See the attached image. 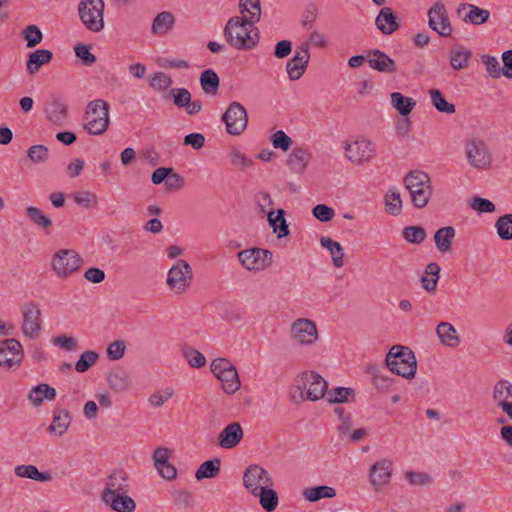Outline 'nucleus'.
Returning a JSON list of instances; mask_svg holds the SVG:
<instances>
[{
	"label": "nucleus",
	"mask_w": 512,
	"mask_h": 512,
	"mask_svg": "<svg viewBox=\"0 0 512 512\" xmlns=\"http://www.w3.org/2000/svg\"><path fill=\"white\" fill-rule=\"evenodd\" d=\"M472 52L464 47H453L450 51V64L454 70H462L468 67Z\"/></svg>",
	"instance_id": "c9c22d12"
},
{
	"label": "nucleus",
	"mask_w": 512,
	"mask_h": 512,
	"mask_svg": "<svg viewBox=\"0 0 512 512\" xmlns=\"http://www.w3.org/2000/svg\"><path fill=\"white\" fill-rule=\"evenodd\" d=\"M221 467V460L214 458L203 462L195 473V477L198 481L205 478H214L219 475Z\"/></svg>",
	"instance_id": "37998d69"
},
{
	"label": "nucleus",
	"mask_w": 512,
	"mask_h": 512,
	"mask_svg": "<svg viewBox=\"0 0 512 512\" xmlns=\"http://www.w3.org/2000/svg\"><path fill=\"white\" fill-rule=\"evenodd\" d=\"M298 389L303 393L306 390V399L317 401L324 397L328 391L327 381L314 371H305L296 378Z\"/></svg>",
	"instance_id": "6e6552de"
},
{
	"label": "nucleus",
	"mask_w": 512,
	"mask_h": 512,
	"mask_svg": "<svg viewBox=\"0 0 512 512\" xmlns=\"http://www.w3.org/2000/svg\"><path fill=\"white\" fill-rule=\"evenodd\" d=\"M386 371L384 366H371L368 372L373 376V383L378 390H387L393 383V379L385 376L383 372Z\"/></svg>",
	"instance_id": "de8ad7c7"
},
{
	"label": "nucleus",
	"mask_w": 512,
	"mask_h": 512,
	"mask_svg": "<svg viewBox=\"0 0 512 512\" xmlns=\"http://www.w3.org/2000/svg\"><path fill=\"white\" fill-rule=\"evenodd\" d=\"M239 10L242 16H246V19L250 23H257L261 18V4L260 0H240Z\"/></svg>",
	"instance_id": "e433bc0d"
},
{
	"label": "nucleus",
	"mask_w": 512,
	"mask_h": 512,
	"mask_svg": "<svg viewBox=\"0 0 512 512\" xmlns=\"http://www.w3.org/2000/svg\"><path fill=\"white\" fill-rule=\"evenodd\" d=\"M53 54L47 49H38L31 52L26 63L27 71L30 75L36 74L42 65L50 63Z\"/></svg>",
	"instance_id": "c756f323"
},
{
	"label": "nucleus",
	"mask_w": 512,
	"mask_h": 512,
	"mask_svg": "<svg viewBox=\"0 0 512 512\" xmlns=\"http://www.w3.org/2000/svg\"><path fill=\"white\" fill-rule=\"evenodd\" d=\"M428 26L441 37H450L453 32L448 11L442 1H436L427 12Z\"/></svg>",
	"instance_id": "f8f14e48"
},
{
	"label": "nucleus",
	"mask_w": 512,
	"mask_h": 512,
	"mask_svg": "<svg viewBox=\"0 0 512 512\" xmlns=\"http://www.w3.org/2000/svg\"><path fill=\"white\" fill-rule=\"evenodd\" d=\"M384 367L396 375L412 379L417 370V361L409 347L394 345L386 355Z\"/></svg>",
	"instance_id": "f03ea898"
},
{
	"label": "nucleus",
	"mask_w": 512,
	"mask_h": 512,
	"mask_svg": "<svg viewBox=\"0 0 512 512\" xmlns=\"http://www.w3.org/2000/svg\"><path fill=\"white\" fill-rule=\"evenodd\" d=\"M255 496L259 497L261 507L267 512L274 511L278 506V494L272 487L258 490Z\"/></svg>",
	"instance_id": "a18cd8bd"
},
{
	"label": "nucleus",
	"mask_w": 512,
	"mask_h": 512,
	"mask_svg": "<svg viewBox=\"0 0 512 512\" xmlns=\"http://www.w3.org/2000/svg\"><path fill=\"white\" fill-rule=\"evenodd\" d=\"M23 348L15 338L5 339L0 346V367L7 370L17 369L23 360Z\"/></svg>",
	"instance_id": "2eb2a0df"
},
{
	"label": "nucleus",
	"mask_w": 512,
	"mask_h": 512,
	"mask_svg": "<svg viewBox=\"0 0 512 512\" xmlns=\"http://www.w3.org/2000/svg\"><path fill=\"white\" fill-rule=\"evenodd\" d=\"M311 158V154L307 149L299 147L293 150L289 155L287 164L290 169L296 174H302Z\"/></svg>",
	"instance_id": "c85d7f7f"
},
{
	"label": "nucleus",
	"mask_w": 512,
	"mask_h": 512,
	"mask_svg": "<svg viewBox=\"0 0 512 512\" xmlns=\"http://www.w3.org/2000/svg\"><path fill=\"white\" fill-rule=\"evenodd\" d=\"M200 84L206 94L215 95L220 85V79L215 71L206 69L200 75Z\"/></svg>",
	"instance_id": "c03bdc74"
},
{
	"label": "nucleus",
	"mask_w": 512,
	"mask_h": 512,
	"mask_svg": "<svg viewBox=\"0 0 512 512\" xmlns=\"http://www.w3.org/2000/svg\"><path fill=\"white\" fill-rule=\"evenodd\" d=\"M74 201L81 207L88 209L97 204V197L94 193L79 191L74 194Z\"/></svg>",
	"instance_id": "e2e57ef3"
},
{
	"label": "nucleus",
	"mask_w": 512,
	"mask_h": 512,
	"mask_svg": "<svg viewBox=\"0 0 512 512\" xmlns=\"http://www.w3.org/2000/svg\"><path fill=\"white\" fill-rule=\"evenodd\" d=\"M291 338L299 345H312L318 340L316 323L307 318L295 320L290 327Z\"/></svg>",
	"instance_id": "dca6fc26"
},
{
	"label": "nucleus",
	"mask_w": 512,
	"mask_h": 512,
	"mask_svg": "<svg viewBox=\"0 0 512 512\" xmlns=\"http://www.w3.org/2000/svg\"><path fill=\"white\" fill-rule=\"evenodd\" d=\"M304 498L309 502H316L323 498H333L336 496V490L330 486L308 487L303 490Z\"/></svg>",
	"instance_id": "a19ab883"
},
{
	"label": "nucleus",
	"mask_w": 512,
	"mask_h": 512,
	"mask_svg": "<svg viewBox=\"0 0 512 512\" xmlns=\"http://www.w3.org/2000/svg\"><path fill=\"white\" fill-rule=\"evenodd\" d=\"M377 28L385 35H390L399 28L397 16L390 7H383L376 17Z\"/></svg>",
	"instance_id": "bb28decb"
},
{
	"label": "nucleus",
	"mask_w": 512,
	"mask_h": 512,
	"mask_svg": "<svg viewBox=\"0 0 512 512\" xmlns=\"http://www.w3.org/2000/svg\"><path fill=\"white\" fill-rule=\"evenodd\" d=\"M45 113L50 122L63 126L68 116L67 104L61 96L53 94L49 98Z\"/></svg>",
	"instance_id": "412c9836"
},
{
	"label": "nucleus",
	"mask_w": 512,
	"mask_h": 512,
	"mask_svg": "<svg viewBox=\"0 0 512 512\" xmlns=\"http://www.w3.org/2000/svg\"><path fill=\"white\" fill-rule=\"evenodd\" d=\"M83 265L82 257L72 249L58 250L52 259V267L60 278H67Z\"/></svg>",
	"instance_id": "1a4fd4ad"
},
{
	"label": "nucleus",
	"mask_w": 512,
	"mask_h": 512,
	"mask_svg": "<svg viewBox=\"0 0 512 512\" xmlns=\"http://www.w3.org/2000/svg\"><path fill=\"white\" fill-rule=\"evenodd\" d=\"M470 206L478 213H492L495 211V205L492 201L478 196L472 199Z\"/></svg>",
	"instance_id": "69168bd1"
},
{
	"label": "nucleus",
	"mask_w": 512,
	"mask_h": 512,
	"mask_svg": "<svg viewBox=\"0 0 512 512\" xmlns=\"http://www.w3.org/2000/svg\"><path fill=\"white\" fill-rule=\"evenodd\" d=\"M492 398L496 406L502 409L504 403H510L508 399H512V384L506 380L498 381L494 385Z\"/></svg>",
	"instance_id": "4c0bfd02"
},
{
	"label": "nucleus",
	"mask_w": 512,
	"mask_h": 512,
	"mask_svg": "<svg viewBox=\"0 0 512 512\" xmlns=\"http://www.w3.org/2000/svg\"><path fill=\"white\" fill-rule=\"evenodd\" d=\"M355 391L348 387H336L327 391V401L330 404H340L349 401V397L354 398Z\"/></svg>",
	"instance_id": "09e8293b"
},
{
	"label": "nucleus",
	"mask_w": 512,
	"mask_h": 512,
	"mask_svg": "<svg viewBox=\"0 0 512 512\" xmlns=\"http://www.w3.org/2000/svg\"><path fill=\"white\" fill-rule=\"evenodd\" d=\"M193 278L192 268L185 260H178L168 272L167 285L177 294L184 293Z\"/></svg>",
	"instance_id": "9b49d317"
},
{
	"label": "nucleus",
	"mask_w": 512,
	"mask_h": 512,
	"mask_svg": "<svg viewBox=\"0 0 512 512\" xmlns=\"http://www.w3.org/2000/svg\"><path fill=\"white\" fill-rule=\"evenodd\" d=\"M129 487L130 484L127 472L122 469H116L107 477L103 492H112L113 494L128 493Z\"/></svg>",
	"instance_id": "393cba45"
},
{
	"label": "nucleus",
	"mask_w": 512,
	"mask_h": 512,
	"mask_svg": "<svg viewBox=\"0 0 512 512\" xmlns=\"http://www.w3.org/2000/svg\"><path fill=\"white\" fill-rule=\"evenodd\" d=\"M456 14L465 23L482 25L490 18V11L474 4L461 3L456 9Z\"/></svg>",
	"instance_id": "6ab92c4d"
},
{
	"label": "nucleus",
	"mask_w": 512,
	"mask_h": 512,
	"mask_svg": "<svg viewBox=\"0 0 512 512\" xmlns=\"http://www.w3.org/2000/svg\"><path fill=\"white\" fill-rule=\"evenodd\" d=\"M495 228L500 239L512 240V214L500 216L495 223Z\"/></svg>",
	"instance_id": "8fccbe9b"
},
{
	"label": "nucleus",
	"mask_w": 512,
	"mask_h": 512,
	"mask_svg": "<svg viewBox=\"0 0 512 512\" xmlns=\"http://www.w3.org/2000/svg\"><path fill=\"white\" fill-rule=\"evenodd\" d=\"M75 55L82 61L86 66H91L96 62V56L90 52V48L84 44H77L74 47Z\"/></svg>",
	"instance_id": "680f3d73"
},
{
	"label": "nucleus",
	"mask_w": 512,
	"mask_h": 512,
	"mask_svg": "<svg viewBox=\"0 0 512 512\" xmlns=\"http://www.w3.org/2000/svg\"><path fill=\"white\" fill-rule=\"evenodd\" d=\"M28 48H34L42 42L43 34L38 26L28 25L22 32Z\"/></svg>",
	"instance_id": "5fc2aeb1"
},
{
	"label": "nucleus",
	"mask_w": 512,
	"mask_h": 512,
	"mask_svg": "<svg viewBox=\"0 0 512 512\" xmlns=\"http://www.w3.org/2000/svg\"><path fill=\"white\" fill-rule=\"evenodd\" d=\"M402 235L407 242L412 244H420L426 239V231L421 226L405 227Z\"/></svg>",
	"instance_id": "864d4df0"
},
{
	"label": "nucleus",
	"mask_w": 512,
	"mask_h": 512,
	"mask_svg": "<svg viewBox=\"0 0 512 512\" xmlns=\"http://www.w3.org/2000/svg\"><path fill=\"white\" fill-rule=\"evenodd\" d=\"M244 435L243 429L238 422L228 424L218 435V445L224 449L236 447Z\"/></svg>",
	"instance_id": "5701e85b"
},
{
	"label": "nucleus",
	"mask_w": 512,
	"mask_h": 512,
	"mask_svg": "<svg viewBox=\"0 0 512 512\" xmlns=\"http://www.w3.org/2000/svg\"><path fill=\"white\" fill-rule=\"evenodd\" d=\"M210 369L213 375L221 382L222 390L226 394H234L240 389L241 382L237 369L228 359H214L211 362Z\"/></svg>",
	"instance_id": "423d86ee"
},
{
	"label": "nucleus",
	"mask_w": 512,
	"mask_h": 512,
	"mask_svg": "<svg viewBox=\"0 0 512 512\" xmlns=\"http://www.w3.org/2000/svg\"><path fill=\"white\" fill-rule=\"evenodd\" d=\"M345 150L348 159L357 164L368 161L375 152L372 142L367 139H360L356 140L353 144H347Z\"/></svg>",
	"instance_id": "aec40b11"
},
{
	"label": "nucleus",
	"mask_w": 512,
	"mask_h": 512,
	"mask_svg": "<svg viewBox=\"0 0 512 512\" xmlns=\"http://www.w3.org/2000/svg\"><path fill=\"white\" fill-rule=\"evenodd\" d=\"M367 60L369 66L383 73H394L396 71L395 61L384 52L373 49L368 52Z\"/></svg>",
	"instance_id": "b1692460"
},
{
	"label": "nucleus",
	"mask_w": 512,
	"mask_h": 512,
	"mask_svg": "<svg viewBox=\"0 0 512 512\" xmlns=\"http://www.w3.org/2000/svg\"><path fill=\"white\" fill-rule=\"evenodd\" d=\"M237 258L248 271H263L273 262V254L268 249L253 247L240 251Z\"/></svg>",
	"instance_id": "9d476101"
},
{
	"label": "nucleus",
	"mask_w": 512,
	"mask_h": 512,
	"mask_svg": "<svg viewBox=\"0 0 512 512\" xmlns=\"http://www.w3.org/2000/svg\"><path fill=\"white\" fill-rule=\"evenodd\" d=\"M465 154L468 163L476 169L486 170L491 166L492 152L487 143L479 137H471L466 140Z\"/></svg>",
	"instance_id": "0eeeda50"
},
{
	"label": "nucleus",
	"mask_w": 512,
	"mask_h": 512,
	"mask_svg": "<svg viewBox=\"0 0 512 512\" xmlns=\"http://www.w3.org/2000/svg\"><path fill=\"white\" fill-rule=\"evenodd\" d=\"M429 94L431 98V103L436 108L437 111L446 114L455 113V105L447 102L440 90L433 88L429 91Z\"/></svg>",
	"instance_id": "49530a36"
},
{
	"label": "nucleus",
	"mask_w": 512,
	"mask_h": 512,
	"mask_svg": "<svg viewBox=\"0 0 512 512\" xmlns=\"http://www.w3.org/2000/svg\"><path fill=\"white\" fill-rule=\"evenodd\" d=\"M72 418L68 410L56 409L54 411L53 420L48 431L56 435L62 436L68 430L71 424Z\"/></svg>",
	"instance_id": "7c9ffc66"
},
{
	"label": "nucleus",
	"mask_w": 512,
	"mask_h": 512,
	"mask_svg": "<svg viewBox=\"0 0 512 512\" xmlns=\"http://www.w3.org/2000/svg\"><path fill=\"white\" fill-rule=\"evenodd\" d=\"M246 16L231 17L224 28L227 43L237 50H251L259 42V31Z\"/></svg>",
	"instance_id": "f257e3e1"
},
{
	"label": "nucleus",
	"mask_w": 512,
	"mask_h": 512,
	"mask_svg": "<svg viewBox=\"0 0 512 512\" xmlns=\"http://www.w3.org/2000/svg\"><path fill=\"white\" fill-rule=\"evenodd\" d=\"M403 183L409 191L413 205L416 208H424L432 196L430 176L426 172L413 170L406 174Z\"/></svg>",
	"instance_id": "7ed1b4c3"
},
{
	"label": "nucleus",
	"mask_w": 512,
	"mask_h": 512,
	"mask_svg": "<svg viewBox=\"0 0 512 512\" xmlns=\"http://www.w3.org/2000/svg\"><path fill=\"white\" fill-rule=\"evenodd\" d=\"M309 60L308 44L302 43L296 48L293 58L286 64L289 79L292 81L300 79L308 67Z\"/></svg>",
	"instance_id": "a211bd4d"
},
{
	"label": "nucleus",
	"mask_w": 512,
	"mask_h": 512,
	"mask_svg": "<svg viewBox=\"0 0 512 512\" xmlns=\"http://www.w3.org/2000/svg\"><path fill=\"white\" fill-rule=\"evenodd\" d=\"M103 0H80L78 4V15L85 26L91 32H100L104 28Z\"/></svg>",
	"instance_id": "39448f33"
},
{
	"label": "nucleus",
	"mask_w": 512,
	"mask_h": 512,
	"mask_svg": "<svg viewBox=\"0 0 512 512\" xmlns=\"http://www.w3.org/2000/svg\"><path fill=\"white\" fill-rule=\"evenodd\" d=\"M385 205L390 215L396 216L401 213L402 201L400 194L396 191H389L385 195Z\"/></svg>",
	"instance_id": "4d7b16f0"
},
{
	"label": "nucleus",
	"mask_w": 512,
	"mask_h": 512,
	"mask_svg": "<svg viewBox=\"0 0 512 512\" xmlns=\"http://www.w3.org/2000/svg\"><path fill=\"white\" fill-rule=\"evenodd\" d=\"M110 123L109 104L105 100L96 99L88 103L83 127L90 135L104 134Z\"/></svg>",
	"instance_id": "20e7f679"
},
{
	"label": "nucleus",
	"mask_w": 512,
	"mask_h": 512,
	"mask_svg": "<svg viewBox=\"0 0 512 512\" xmlns=\"http://www.w3.org/2000/svg\"><path fill=\"white\" fill-rule=\"evenodd\" d=\"M173 103L178 108H184L191 99V93L186 88H173L171 90Z\"/></svg>",
	"instance_id": "0e129e2a"
},
{
	"label": "nucleus",
	"mask_w": 512,
	"mask_h": 512,
	"mask_svg": "<svg viewBox=\"0 0 512 512\" xmlns=\"http://www.w3.org/2000/svg\"><path fill=\"white\" fill-rule=\"evenodd\" d=\"M101 499L116 512H134L136 509L135 501L127 493L102 492Z\"/></svg>",
	"instance_id": "4be33fe9"
},
{
	"label": "nucleus",
	"mask_w": 512,
	"mask_h": 512,
	"mask_svg": "<svg viewBox=\"0 0 512 512\" xmlns=\"http://www.w3.org/2000/svg\"><path fill=\"white\" fill-rule=\"evenodd\" d=\"M273 480L269 472L263 467L254 464L246 468L243 475V485L252 495L258 490L273 487Z\"/></svg>",
	"instance_id": "4468645a"
},
{
	"label": "nucleus",
	"mask_w": 512,
	"mask_h": 512,
	"mask_svg": "<svg viewBox=\"0 0 512 512\" xmlns=\"http://www.w3.org/2000/svg\"><path fill=\"white\" fill-rule=\"evenodd\" d=\"M482 63L485 65L487 73L492 78H499L502 75V70L496 57L484 55L482 56Z\"/></svg>",
	"instance_id": "052dcab7"
},
{
	"label": "nucleus",
	"mask_w": 512,
	"mask_h": 512,
	"mask_svg": "<svg viewBox=\"0 0 512 512\" xmlns=\"http://www.w3.org/2000/svg\"><path fill=\"white\" fill-rule=\"evenodd\" d=\"M274 148L288 151L292 146V139L284 131L279 130L272 135L271 138Z\"/></svg>",
	"instance_id": "bf43d9fd"
},
{
	"label": "nucleus",
	"mask_w": 512,
	"mask_h": 512,
	"mask_svg": "<svg viewBox=\"0 0 512 512\" xmlns=\"http://www.w3.org/2000/svg\"><path fill=\"white\" fill-rule=\"evenodd\" d=\"M440 343L446 347L455 348L460 344V337L455 327L449 322H440L436 328Z\"/></svg>",
	"instance_id": "cd10ccee"
},
{
	"label": "nucleus",
	"mask_w": 512,
	"mask_h": 512,
	"mask_svg": "<svg viewBox=\"0 0 512 512\" xmlns=\"http://www.w3.org/2000/svg\"><path fill=\"white\" fill-rule=\"evenodd\" d=\"M392 106L402 115L408 116L416 106V101L411 98L404 96L400 92H393L390 95Z\"/></svg>",
	"instance_id": "ea45409f"
},
{
	"label": "nucleus",
	"mask_w": 512,
	"mask_h": 512,
	"mask_svg": "<svg viewBox=\"0 0 512 512\" xmlns=\"http://www.w3.org/2000/svg\"><path fill=\"white\" fill-rule=\"evenodd\" d=\"M183 356L193 368H201L206 364L205 356L192 347L185 346L183 348Z\"/></svg>",
	"instance_id": "6e6d98bb"
},
{
	"label": "nucleus",
	"mask_w": 512,
	"mask_h": 512,
	"mask_svg": "<svg viewBox=\"0 0 512 512\" xmlns=\"http://www.w3.org/2000/svg\"><path fill=\"white\" fill-rule=\"evenodd\" d=\"M28 157L33 163H43L49 157V150L44 145H33L28 150Z\"/></svg>",
	"instance_id": "13d9d810"
},
{
	"label": "nucleus",
	"mask_w": 512,
	"mask_h": 512,
	"mask_svg": "<svg viewBox=\"0 0 512 512\" xmlns=\"http://www.w3.org/2000/svg\"><path fill=\"white\" fill-rule=\"evenodd\" d=\"M267 220L273 228V232L278 233V238L286 237L290 234L283 209H278L276 215H274L273 210L268 211Z\"/></svg>",
	"instance_id": "473e14b6"
},
{
	"label": "nucleus",
	"mask_w": 512,
	"mask_h": 512,
	"mask_svg": "<svg viewBox=\"0 0 512 512\" xmlns=\"http://www.w3.org/2000/svg\"><path fill=\"white\" fill-rule=\"evenodd\" d=\"M222 121L226 125L228 134L234 136L241 135L248 124L247 111L239 102H232L222 115Z\"/></svg>",
	"instance_id": "ddd939ff"
},
{
	"label": "nucleus",
	"mask_w": 512,
	"mask_h": 512,
	"mask_svg": "<svg viewBox=\"0 0 512 512\" xmlns=\"http://www.w3.org/2000/svg\"><path fill=\"white\" fill-rule=\"evenodd\" d=\"M109 387L116 392H124L130 386L128 373L121 368L111 371L107 377Z\"/></svg>",
	"instance_id": "f704fd0d"
},
{
	"label": "nucleus",
	"mask_w": 512,
	"mask_h": 512,
	"mask_svg": "<svg viewBox=\"0 0 512 512\" xmlns=\"http://www.w3.org/2000/svg\"><path fill=\"white\" fill-rule=\"evenodd\" d=\"M440 270V266L435 262H431L425 267V274L421 277L420 282L427 292H435Z\"/></svg>",
	"instance_id": "72a5a7b5"
},
{
	"label": "nucleus",
	"mask_w": 512,
	"mask_h": 512,
	"mask_svg": "<svg viewBox=\"0 0 512 512\" xmlns=\"http://www.w3.org/2000/svg\"><path fill=\"white\" fill-rule=\"evenodd\" d=\"M174 17L170 12H161L153 20L152 33L155 35H164L172 29Z\"/></svg>",
	"instance_id": "79ce46f5"
},
{
	"label": "nucleus",
	"mask_w": 512,
	"mask_h": 512,
	"mask_svg": "<svg viewBox=\"0 0 512 512\" xmlns=\"http://www.w3.org/2000/svg\"><path fill=\"white\" fill-rule=\"evenodd\" d=\"M22 314L23 334L30 339L38 338L42 330L41 311L38 305L34 302L25 303L22 306Z\"/></svg>",
	"instance_id": "f3484780"
},
{
	"label": "nucleus",
	"mask_w": 512,
	"mask_h": 512,
	"mask_svg": "<svg viewBox=\"0 0 512 512\" xmlns=\"http://www.w3.org/2000/svg\"><path fill=\"white\" fill-rule=\"evenodd\" d=\"M392 475V462L386 459L380 460L370 468V479L374 486H382L390 481Z\"/></svg>",
	"instance_id": "a878e982"
},
{
	"label": "nucleus",
	"mask_w": 512,
	"mask_h": 512,
	"mask_svg": "<svg viewBox=\"0 0 512 512\" xmlns=\"http://www.w3.org/2000/svg\"><path fill=\"white\" fill-rule=\"evenodd\" d=\"M455 234V229L452 226H446L438 229L434 234V241L437 250L441 253L450 251Z\"/></svg>",
	"instance_id": "2f4dec72"
},
{
	"label": "nucleus",
	"mask_w": 512,
	"mask_h": 512,
	"mask_svg": "<svg viewBox=\"0 0 512 512\" xmlns=\"http://www.w3.org/2000/svg\"><path fill=\"white\" fill-rule=\"evenodd\" d=\"M15 474L18 477L29 478L39 482H46L52 479V476L48 472H40L34 465H18L15 468Z\"/></svg>",
	"instance_id": "58836bf2"
},
{
	"label": "nucleus",
	"mask_w": 512,
	"mask_h": 512,
	"mask_svg": "<svg viewBox=\"0 0 512 512\" xmlns=\"http://www.w3.org/2000/svg\"><path fill=\"white\" fill-rule=\"evenodd\" d=\"M313 216L321 222H329L333 219L335 213L333 208L325 205L318 204L312 209Z\"/></svg>",
	"instance_id": "338daca9"
},
{
	"label": "nucleus",
	"mask_w": 512,
	"mask_h": 512,
	"mask_svg": "<svg viewBox=\"0 0 512 512\" xmlns=\"http://www.w3.org/2000/svg\"><path fill=\"white\" fill-rule=\"evenodd\" d=\"M406 479L411 485H430L432 483V477L427 473L408 471L406 473Z\"/></svg>",
	"instance_id": "774afa93"
},
{
	"label": "nucleus",
	"mask_w": 512,
	"mask_h": 512,
	"mask_svg": "<svg viewBox=\"0 0 512 512\" xmlns=\"http://www.w3.org/2000/svg\"><path fill=\"white\" fill-rule=\"evenodd\" d=\"M99 355L95 351L87 350L80 355L76 362L75 369L79 373L88 371L98 360Z\"/></svg>",
	"instance_id": "3c124183"
},
{
	"label": "nucleus",
	"mask_w": 512,
	"mask_h": 512,
	"mask_svg": "<svg viewBox=\"0 0 512 512\" xmlns=\"http://www.w3.org/2000/svg\"><path fill=\"white\" fill-rule=\"evenodd\" d=\"M26 214L30 221L38 227L45 229L52 225V221L50 220V218L44 215L42 211L37 207H27Z\"/></svg>",
	"instance_id": "603ef678"
}]
</instances>
